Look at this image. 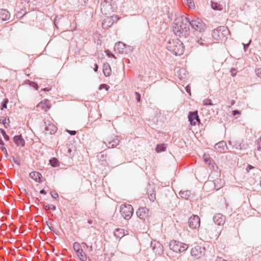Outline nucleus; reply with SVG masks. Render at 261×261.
I'll list each match as a JSON object with an SVG mask.
<instances>
[{
	"mask_svg": "<svg viewBox=\"0 0 261 261\" xmlns=\"http://www.w3.org/2000/svg\"><path fill=\"white\" fill-rule=\"evenodd\" d=\"M114 4L112 0H104L101 3V11L105 15H111L114 12Z\"/></svg>",
	"mask_w": 261,
	"mask_h": 261,
	"instance_id": "nucleus-4",
	"label": "nucleus"
},
{
	"mask_svg": "<svg viewBox=\"0 0 261 261\" xmlns=\"http://www.w3.org/2000/svg\"><path fill=\"white\" fill-rule=\"evenodd\" d=\"M61 17H59L58 16L56 17L54 19V24L56 27V28H58V23L61 19Z\"/></svg>",
	"mask_w": 261,
	"mask_h": 261,
	"instance_id": "nucleus-43",
	"label": "nucleus"
},
{
	"mask_svg": "<svg viewBox=\"0 0 261 261\" xmlns=\"http://www.w3.org/2000/svg\"><path fill=\"white\" fill-rule=\"evenodd\" d=\"M88 1V0H79V3L83 5L86 4Z\"/></svg>",
	"mask_w": 261,
	"mask_h": 261,
	"instance_id": "nucleus-58",
	"label": "nucleus"
},
{
	"mask_svg": "<svg viewBox=\"0 0 261 261\" xmlns=\"http://www.w3.org/2000/svg\"><path fill=\"white\" fill-rule=\"evenodd\" d=\"M256 74L261 78V68H258L255 70Z\"/></svg>",
	"mask_w": 261,
	"mask_h": 261,
	"instance_id": "nucleus-46",
	"label": "nucleus"
},
{
	"mask_svg": "<svg viewBox=\"0 0 261 261\" xmlns=\"http://www.w3.org/2000/svg\"><path fill=\"white\" fill-rule=\"evenodd\" d=\"M201 36L200 37H197L196 42L201 45H204L206 43V41L204 38L203 33H200Z\"/></svg>",
	"mask_w": 261,
	"mask_h": 261,
	"instance_id": "nucleus-27",
	"label": "nucleus"
},
{
	"mask_svg": "<svg viewBox=\"0 0 261 261\" xmlns=\"http://www.w3.org/2000/svg\"><path fill=\"white\" fill-rule=\"evenodd\" d=\"M228 30L224 26H220L217 29H214L212 33V36L214 39L219 40L223 38Z\"/></svg>",
	"mask_w": 261,
	"mask_h": 261,
	"instance_id": "nucleus-7",
	"label": "nucleus"
},
{
	"mask_svg": "<svg viewBox=\"0 0 261 261\" xmlns=\"http://www.w3.org/2000/svg\"><path fill=\"white\" fill-rule=\"evenodd\" d=\"M0 131L5 140L6 141H9L10 140V137L8 135H7L5 130L4 129L0 128Z\"/></svg>",
	"mask_w": 261,
	"mask_h": 261,
	"instance_id": "nucleus-36",
	"label": "nucleus"
},
{
	"mask_svg": "<svg viewBox=\"0 0 261 261\" xmlns=\"http://www.w3.org/2000/svg\"><path fill=\"white\" fill-rule=\"evenodd\" d=\"M49 164L53 167H57L59 166V161L56 158H52L49 160Z\"/></svg>",
	"mask_w": 261,
	"mask_h": 261,
	"instance_id": "nucleus-28",
	"label": "nucleus"
},
{
	"mask_svg": "<svg viewBox=\"0 0 261 261\" xmlns=\"http://www.w3.org/2000/svg\"><path fill=\"white\" fill-rule=\"evenodd\" d=\"M40 193L41 194H46V192L45 191V190L42 189V190H41L40 191Z\"/></svg>",
	"mask_w": 261,
	"mask_h": 261,
	"instance_id": "nucleus-60",
	"label": "nucleus"
},
{
	"mask_svg": "<svg viewBox=\"0 0 261 261\" xmlns=\"http://www.w3.org/2000/svg\"><path fill=\"white\" fill-rule=\"evenodd\" d=\"M31 86L35 88L36 90H38L39 86L37 83L35 82H31Z\"/></svg>",
	"mask_w": 261,
	"mask_h": 261,
	"instance_id": "nucleus-47",
	"label": "nucleus"
},
{
	"mask_svg": "<svg viewBox=\"0 0 261 261\" xmlns=\"http://www.w3.org/2000/svg\"><path fill=\"white\" fill-rule=\"evenodd\" d=\"M212 8L215 10H221L222 9V6L215 2H212Z\"/></svg>",
	"mask_w": 261,
	"mask_h": 261,
	"instance_id": "nucleus-30",
	"label": "nucleus"
},
{
	"mask_svg": "<svg viewBox=\"0 0 261 261\" xmlns=\"http://www.w3.org/2000/svg\"><path fill=\"white\" fill-rule=\"evenodd\" d=\"M125 48V44L121 42H119L116 43L114 48L117 50L118 52H123V49Z\"/></svg>",
	"mask_w": 261,
	"mask_h": 261,
	"instance_id": "nucleus-24",
	"label": "nucleus"
},
{
	"mask_svg": "<svg viewBox=\"0 0 261 261\" xmlns=\"http://www.w3.org/2000/svg\"><path fill=\"white\" fill-rule=\"evenodd\" d=\"M254 168V167L252 166V165H248L246 168V170L247 172H249L251 169H252Z\"/></svg>",
	"mask_w": 261,
	"mask_h": 261,
	"instance_id": "nucleus-51",
	"label": "nucleus"
},
{
	"mask_svg": "<svg viewBox=\"0 0 261 261\" xmlns=\"http://www.w3.org/2000/svg\"><path fill=\"white\" fill-rule=\"evenodd\" d=\"M186 3L190 8H193L195 7V5L193 0H182Z\"/></svg>",
	"mask_w": 261,
	"mask_h": 261,
	"instance_id": "nucleus-33",
	"label": "nucleus"
},
{
	"mask_svg": "<svg viewBox=\"0 0 261 261\" xmlns=\"http://www.w3.org/2000/svg\"><path fill=\"white\" fill-rule=\"evenodd\" d=\"M203 159L206 163H207L209 165H210L211 164L212 160L210 158L208 155H207L205 154H203Z\"/></svg>",
	"mask_w": 261,
	"mask_h": 261,
	"instance_id": "nucleus-35",
	"label": "nucleus"
},
{
	"mask_svg": "<svg viewBox=\"0 0 261 261\" xmlns=\"http://www.w3.org/2000/svg\"><path fill=\"white\" fill-rule=\"evenodd\" d=\"M13 141L17 146L23 147L25 145V141L21 135L15 136Z\"/></svg>",
	"mask_w": 261,
	"mask_h": 261,
	"instance_id": "nucleus-17",
	"label": "nucleus"
},
{
	"mask_svg": "<svg viewBox=\"0 0 261 261\" xmlns=\"http://www.w3.org/2000/svg\"><path fill=\"white\" fill-rule=\"evenodd\" d=\"M120 142V140L117 136H112L108 138L104 143L106 145L108 148H114L117 146Z\"/></svg>",
	"mask_w": 261,
	"mask_h": 261,
	"instance_id": "nucleus-8",
	"label": "nucleus"
},
{
	"mask_svg": "<svg viewBox=\"0 0 261 261\" xmlns=\"http://www.w3.org/2000/svg\"><path fill=\"white\" fill-rule=\"evenodd\" d=\"M50 194L51 197L54 199H57L59 197L58 194L57 193H53V192H51Z\"/></svg>",
	"mask_w": 261,
	"mask_h": 261,
	"instance_id": "nucleus-45",
	"label": "nucleus"
},
{
	"mask_svg": "<svg viewBox=\"0 0 261 261\" xmlns=\"http://www.w3.org/2000/svg\"><path fill=\"white\" fill-rule=\"evenodd\" d=\"M99 89H105L106 90H108L107 86L105 84H101L99 86Z\"/></svg>",
	"mask_w": 261,
	"mask_h": 261,
	"instance_id": "nucleus-50",
	"label": "nucleus"
},
{
	"mask_svg": "<svg viewBox=\"0 0 261 261\" xmlns=\"http://www.w3.org/2000/svg\"><path fill=\"white\" fill-rule=\"evenodd\" d=\"M203 105L204 106H212L213 104L212 103L211 100L209 99H206L203 100Z\"/></svg>",
	"mask_w": 261,
	"mask_h": 261,
	"instance_id": "nucleus-39",
	"label": "nucleus"
},
{
	"mask_svg": "<svg viewBox=\"0 0 261 261\" xmlns=\"http://www.w3.org/2000/svg\"><path fill=\"white\" fill-rule=\"evenodd\" d=\"M191 253L192 256L200 257L204 254V248L197 245L192 248Z\"/></svg>",
	"mask_w": 261,
	"mask_h": 261,
	"instance_id": "nucleus-10",
	"label": "nucleus"
},
{
	"mask_svg": "<svg viewBox=\"0 0 261 261\" xmlns=\"http://www.w3.org/2000/svg\"><path fill=\"white\" fill-rule=\"evenodd\" d=\"M148 198H149V200L152 202L154 201V200L156 199V197H155V194L154 192V191H153L150 194H149V193L148 192Z\"/></svg>",
	"mask_w": 261,
	"mask_h": 261,
	"instance_id": "nucleus-38",
	"label": "nucleus"
},
{
	"mask_svg": "<svg viewBox=\"0 0 261 261\" xmlns=\"http://www.w3.org/2000/svg\"><path fill=\"white\" fill-rule=\"evenodd\" d=\"M135 94L137 102H140L141 100V95L138 92H135Z\"/></svg>",
	"mask_w": 261,
	"mask_h": 261,
	"instance_id": "nucleus-42",
	"label": "nucleus"
},
{
	"mask_svg": "<svg viewBox=\"0 0 261 261\" xmlns=\"http://www.w3.org/2000/svg\"><path fill=\"white\" fill-rule=\"evenodd\" d=\"M150 246L153 252L158 255L163 253L164 249L162 245L159 242H151Z\"/></svg>",
	"mask_w": 261,
	"mask_h": 261,
	"instance_id": "nucleus-11",
	"label": "nucleus"
},
{
	"mask_svg": "<svg viewBox=\"0 0 261 261\" xmlns=\"http://www.w3.org/2000/svg\"><path fill=\"white\" fill-rule=\"evenodd\" d=\"M188 120L192 125H195L196 121H200L197 111L190 112L188 115Z\"/></svg>",
	"mask_w": 261,
	"mask_h": 261,
	"instance_id": "nucleus-13",
	"label": "nucleus"
},
{
	"mask_svg": "<svg viewBox=\"0 0 261 261\" xmlns=\"http://www.w3.org/2000/svg\"><path fill=\"white\" fill-rule=\"evenodd\" d=\"M107 55L108 57H113L114 58H115V56L113 54V53H112L111 52H110L109 50H107Z\"/></svg>",
	"mask_w": 261,
	"mask_h": 261,
	"instance_id": "nucleus-54",
	"label": "nucleus"
},
{
	"mask_svg": "<svg viewBox=\"0 0 261 261\" xmlns=\"http://www.w3.org/2000/svg\"><path fill=\"white\" fill-rule=\"evenodd\" d=\"M23 15H21V14H19V13H18L17 14V16L22 17Z\"/></svg>",
	"mask_w": 261,
	"mask_h": 261,
	"instance_id": "nucleus-64",
	"label": "nucleus"
},
{
	"mask_svg": "<svg viewBox=\"0 0 261 261\" xmlns=\"http://www.w3.org/2000/svg\"><path fill=\"white\" fill-rule=\"evenodd\" d=\"M186 91L191 95V88L189 86H187L185 87Z\"/></svg>",
	"mask_w": 261,
	"mask_h": 261,
	"instance_id": "nucleus-53",
	"label": "nucleus"
},
{
	"mask_svg": "<svg viewBox=\"0 0 261 261\" xmlns=\"http://www.w3.org/2000/svg\"><path fill=\"white\" fill-rule=\"evenodd\" d=\"M88 222L89 224H92L93 221H92V220H88Z\"/></svg>",
	"mask_w": 261,
	"mask_h": 261,
	"instance_id": "nucleus-63",
	"label": "nucleus"
},
{
	"mask_svg": "<svg viewBox=\"0 0 261 261\" xmlns=\"http://www.w3.org/2000/svg\"><path fill=\"white\" fill-rule=\"evenodd\" d=\"M44 123L46 124L45 122ZM45 130L50 134H54L56 132L57 128L53 124H48L47 126L45 124Z\"/></svg>",
	"mask_w": 261,
	"mask_h": 261,
	"instance_id": "nucleus-23",
	"label": "nucleus"
},
{
	"mask_svg": "<svg viewBox=\"0 0 261 261\" xmlns=\"http://www.w3.org/2000/svg\"><path fill=\"white\" fill-rule=\"evenodd\" d=\"M188 224L189 227L192 229L198 228L200 224L199 217L197 215H193L189 219Z\"/></svg>",
	"mask_w": 261,
	"mask_h": 261,
	"instance_id": "nucleus-9",
	"label": "nucleus"
},
{
	"mask_svg": "<svg viewBox=\"0 0 261 261\" xmlns=\"http://www.w3.org/2000/svg\"><path fill=\"white\" fill-rule=\"evenodd\" d=\"M9 102V100L8 98H5L4 99L1 104V110H3L4 109H7V104Z\"/></svg>",
	"mask_w": 261,
	"mask_h": 261,
	"instance_id": "nucleus-34",
	"label": "nucleus"
},
{
	"mask_svg": "<svg viewBox=\"0 0 261 261\" xmlns=\"http://www.w3.org/2000/svg\"><path fill=\"white\" fill-rule=\"evenodd\" d=\"M103 73L105 76H109L111 73V69L109 63H105L103 65Z\"/></svg>",
	"mask_w": 261,
	"mask_h": 261,
	"instance_id": "nucleus-22",
	"label": "nucleus"
},
{
	"mask_svg": "<svg viewBox=\"0 0 261 261\" xmlns=\"http://www.w3.org/2000/svg\"><path fill=\"white\" fill-rule=\"evenodd\" d=\"M9 12L6 9H0V19L6 21L10 18Z\"/></svg>",
	"mask_w": 261,
	"mask_h": 261,
	"instance_id": "nucleus-20",
	"label": "nucleus"
},
{
	"mask_svg": "<svg viewBox=\"0 0 261 261\" xmlns=\"http://www.w3.org/2000/svg\"><path fill=\"white\" fill-rule=\"evenodd\" d=\"M98 65H97V64H96V63H95V64H94V69H94V71L95 72L97 71V70H98Z\"/></svg>",
	"mask_w": 261,
	"mask_h": 261,
	"instance_id": "nucleus-59",
	"label": "nucleus"
},
{
	"mask_svg": "<svg viewBox=\"0 0 261 261\" xmlns=\"http://www.w3.org/2000/svg\"><path fill=\"white\" fill-rule=\"evenodd\" d=\"M12 160H13V162L15 164H17L18 165H20V160L16 158L14 156H12Z\"/></svg>",
	"mask_w": 261,
	"mask_h": 261,
	"instance_id": "nucleus-41",
	"label": "nucleus"
},
{
	"mask_svg": "<svg viewBox=\"0 0 261 261\" xmlns=\"http://www.w3.org/2000/svg\"><path fill=\"white\" fill-rule=\"evenodd\" d=\"M120 212L126 220H129L133 215V208L130 204H123L120 207Z\"/></svg>",
	"mask_w": 261,
	"mask_h": 261,
	"instance_id": "nucleus-6",
	"label": "nucleus"
},
{
	"mask_svg": "<svg viewBox=\"0 0 261 261\" xmlns=\"http://www.w3.org/2000/svg\"><path fill=\"white\" fill-rule=\"evenodd\" d=\"M50 90V89H48L47 88H45L42 89V90H44L45 91H49Z\"/></svg>",
	"mask_w": 261,
	"mask_h": 261,
	"instance_id": "nucleus-62",
	"label": "nucleus"
},
{
	"mask_svg": "<svg viewBox=\"0 0 261 261\" xmlns=\"http://www.w3.org/2000/svg\"><path fill=\"white\" fill-rule=\"evenodd\" d=\"M257 150H261V137L257 140Z\"/></svg>",
	"mask_w": 261,
	"mask_h": 261,
	"instance_id": "nucleus-44",
	"label": "nucleus"
},
{
	"mask_svg": "<svg viewBox=\"0 0 261 261\" xmlns=\"http://www.w3.org/2000/svg\"><path fill=\"white\" fill-rule=\"evenodd\" d=\"M73 249L76 252L82 250L80 244L77 242H75L73 244Z\"/></svg>",
	"mask_w": 261,
	"mask_h": 261,
	"instance_id": "nucleus-37",
	"label": "nucleus"
},
{
	"mask_svg": "<svg viewBox=\"0 0 261 261\" xmlns=\"http://www.w3.org/2000/svg\"><path fill=\"white\" fill-rule=\"evenodd\" d=\"M189 17L181 16L173 23V31L176 36L186 38L190 34Z\"/></svg>",
	"mask_w": 261,
	"mask_h": 261,
	"instance_id": "nucleus-1",
	"label": "nucleus"
},
{
	"mask_svg": "<svg viewBox=\"0 0 261 261\" xmlns=\"http://www.w3.org/2000/svg\"><path fill=\"white\" fill-rule=\"evenodd\" d=\"M50 107L49 101L45 99L44 101H41L37 105V108H41L44 111H47Z\"/></svg>",
	"mask_w": 261,
	"mask_h": 261,
	"instance_id": "nucleus-18",
	"label": "nucleus"
},
{
	"mask_svg": "<svg viewBox=\"0 0 261 261\" xmlns=\"http://www.w3.org/2000/svg\"><path fill=\"white\" fill-rule=\"evenodd\" d=\"M114 236L118 238H121L124 235V229L117 228L114 232Z\"/></svg>",
	"mask_w": 261,
	"mask_h": 261,
	"instance_id": "nucleus-26",
	"label": "nucleus"
},
{
	"mask_svg": "<svg viewBox=\"0 0 261 261\" xmlns=\"http://www.w3.org/2000/svg\"><path fill=\"white\" fill-rule=\"evenodd\" d=\"M76 254L81 261H86L87 259V255L84 252L83 250H81L76 252Z\"/></svg>",
	"mask_w": 261,
	"mask_h": 261,
	"instance_id": "nucleus-25",
	"label": "nucleus"
},
{
	"mask_svg": "<svg viewBox=\"0 0 261 261\" xmlns=\"http://www.w3.org/2000/svg\"><path fill=\"white\" fill-rule=\"evenodd\" d=\"M228 144L232 145V148L237 150H241L242 149V141L240 140H236L234 141H229Z\"/></svg>",
	"mask_w": 261,
	"mask_h": 261,
	"instance_id": "nucleus-21",
	"label": "nucleus"
},
{
	"mask_svg": "<svg viewBox=\"0 0 261 261\" xmlns=\"http://www.w3.org/2000/svg\"><path fill=\"white\" fill-rule=\"evenodd\" d=\"M251 40H250L249 42L247 44H245V43H243V47H244V50L246 51V49L247 48H248V47L249 46L250 43H251Z\"/></svg>",
	"mask_w": 261,
	"mask_h": 261,
	"instance_id": "nucleus-48",
	"label": "nucleus"
},
{
	"mask_svg": "<svg viewBox=\"0 0 261 261\" xmlns=\"http://www.w3.org/2000/svg\"><path fill=\"white\" fill-rule=\"evenodd\" d=\"M166 47L168 50L176 56H180L184 53V47L180 40H169L167 42Z\"/></svg>",
	"mask_w": 261,
	"mask_h": 261,
	"instance_id": "nucleus-2",
	"label": "nucleus"
},
{
	"mask_svg": "<svg viewBox=\"0 0 261 261\" xmlns=\"http://www.w3.org/2000/svg\"><path fill=\"white\" fill-rule=\"evenodd\" d=\"M66 131L71 135H75L76 133L75 130H69L67 129Z\"/></svg>",
	"mask_w": 261,
	"mask_h": 261,
	"instance_id": "nucleus-52",
	"label": "nucleus"
},
{
	"mask_svg": "<svg viewBox=\"0 0 261 261\" xmlns=\"http://www.w3.org/2000/svg\"><path fill=\"white\" fill-rule=\"evenodd\" d=\"M171 250L176 253H181L186 251L188 246L186 244L175 240H172L169 244Z\"/></svg>",
	"mask_w": 261,
	"mask_h": 261,
	"instance_id": "nucleus-5",
	"label": "nucleus"
},
{
	"mask_svg": "<svg viewBox=\"0 0 261 261\" xmlns=\"http://www.w3.org/2000/svg\"><path fill=\"white\" fill-rule=\"evenodd\" d=\"M208 233L215 236H219L220 233V230L218 228L217 229L213 224H209L206 228Z\"/></svg>",
	"mask_w": 261,
	"mask_h": 261,
	"instance_id": "nucleus-16",
	"label": "nucleus"
},
{
	"mask_svg": "<svg viewBox=\"0 0 261 261\" xmlns=\"http://www.w3.org/2000/svg\"><path fill=\"white\" fill-rule=\"evenodd\" d=\"M6 119H7L6 117H5V119H3V120L0 119V123H2L3 124H4L6 128L7 127V126L6 125Z\"/></svg>",
	"mask_w": 261,
	"mask_h": 261,
	"instance_id": "nucleus-49",
	"label": "nucleus"
},
{
	"mask_svg": "<svg viewBox=\"0 0 261 261\" xmlns=\"http://www.w3.org/2000/svg\"><path fill=\"white\" fill-rule=\"evenodd\" d=\"M215 149L220 152H225L227 149V144L224 141H220L215 145Z\"/></svg>",
	"mask_w": 261,
	"mask_h": 261,
	"instance_id": "nucleus-15",
	"label": "nucleus"
},
{
	"mask_svg": "<svg viewBox=\"0 0 261 261\" xmlns=\"http://www.w3.org/2000/svg\"><path fill=\"white\" fill-rule=\"evenodd\" d=\"M0 145H4V143L1 138H0Z\"/></svg>",
	"mask_w": 261,
	"mask_h": 261,
	"instance_id": "nucleus-61",
	"label": "nucleus"
},
{
	"mask_svg": "<svg viewBox=\"0 0 261 261\" xmlns=\"http://www.w3.org/2000/svg\"><path fill=\"white\" fill-rule=\"evenodd\" d=\"M179 194L182 198L188 199L190 196L191 191L189 190L180 191Z\"/></svg>",
	"mask_w": 261,
	"mask_h": 261,
	"instance_id": "nucleus-29",
	"label": "nucleus"
},
{
	"mask_svg": "<svg viewBox=\"0 0 261 261\" xmlns=\"http://www.w3.org/2000/svg\"><path fill=\"white\" fill-rule=\"evenodd\" d=\"M0 149L2 150V151L4 152V153H5V156L6 158H7L8 156V151H7L6 148L5 147L2 146L0 147Z\"/></svg>",
	"mask_w": 261,
	"mask_h": 261,
	"instance_id": "nucleus-40",
	"label": "nucleus"
},
{
	"mask_svg": "<svg viewBox=\"0 0 261 261\" xmlns=\"http://www.w3.org/2000/svg\"><path fill=\"white\" fill-rule=\"evenodd\" d=\"M166 147L164 144H158L156 147V151L158 152H160L165 150Z\"/></svg>",
	"mask_w": 261,
	"mask_h": 261,
	"instance_id": "nucleus-31",
	"label": "nucleus"
},
{
	"mask_svg": "<svg viewBox=\"0 0 261 261\" xmlns=\"http://www.w3.org/2000/svg\"><path fill=\"white\" fill-rule=\"evenodd\" d=\"M29 176L31 178L34 179L36 181L39 182H41V178L42 177V175L41 174V173H40L38 172H36V171L31 172L29 174Z\"/></svg>",
	"mask_w": 261,
	"mask_h": 261,
	"instance_id": "nucleus-19",
	"label": "nucleus"
},
{
	"mask_svg": "<svg viewBox=\"0 0 261 261\" xmlns=\"http://www.w3.org/2000/svg\"><path fill=\"white\" fill-rule=\"evenodd\" d=\"M189 26L195 31L203 33L205 29V23L199 18L191 19L189 18Z\"/></svg>",
	"mask_w": 261,
	"mask_h": 261,
	"instance_id": "nucleus-3",
	"label": "nucleus"
},
{
	"mask_svg": "<svg viewBox=\"0 0 261 261\" xmlns=\"http://www.w3.org/2000/svg\"><path fill=\"white\" fill-rule=\"evenodd\" d=\"M215 261H228V260L224 259L221 257L218 256V257H217V258H216Z\"/></svg>",
	"mask_w": 261,
	"mask_h": 261,
	"instance_id": "nucleus-55",
	"label": "nucleus"
},
{
	"mask_svg": "<svg viewBox=\"0 0 261 261\" xmlns=\"http://www.w3.org/2000/svg\"><path fill=\"white\" fill-rule=\"evenodd\" d=\"M148 210L146 207H140L137 211V216L141 219L145 220L148 215Z\"/></svg>",
	"mask_w": 261,
	"mask_h": 261,
	"instance_id": "nucleus-14",
	"label": "nucleus"
},
{
	"mask_svg": "<svg viewBox=\"0 0 261 261\" xmlns=\"http://www.w3.org/2000/svg\"><path fill=\"white\" fill-rule=\"evenodd\" d=\"M240 114V112L238 110H234L232 111V115L235 116L236 115Z\"/></svg>",
	"mask_w": 261,
	"mask_h": 261,
	"instance_id": "nucleus-56",
	"label": "nucleus"
},
{
	"mask_svg": "<svg viewBox=\"0 0 261 261\" xmlns=\"http://www.w3.org/2000/svg\"><path fill=\"white\" fill-rule=\"evenodd\" d=\"M213 220L216 225H223L225 221V217L221 214H216L213 216Z\"/></svg>",
	"mask_w": 261,
	"mask_h": 261,
	"instance_id": "nucleus-12",
	"label": "nucleus"
},
{
	"mask_svg": "<svg viewBox=\"0 0 261 261\" xmlns=\"http://www.w3.org/2000/svg\"><path fill=\"white\" fill-rule=\"evenodd\" d=\"M43 207L45 210H52L55 211L56 210V206L53 204H44Z\"/></svg>",
	"mask_w": 261,
	"mask_h": 261,
	"instance_id": "nucleus-32",
	"label": "nucleus"
},
{
	"mask_svg": "<svg viewBox=\"0 0 261 261\" xmlns=\"http://www.w3.org/2000/svg\"><path fill=\"white\" fill-rule=\"evenodd\" d=\"M83 244L85 245L87 248H89V250L90 251H92V246L89 247V246L88 245H87L85 243H83Z\"/></svg>",
	"mask_w": 261,
	"mask_h": 261,
	"instance_id": "nucleus-57",
	"label": "nucleus"
}]
</instances>
